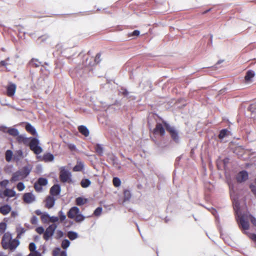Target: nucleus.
<instances>
[{
  "mask_svg": "<svg viewBox=\"0 0 256 256\" xmlns=\"http://www.w3.org/2000/svg\"><path fill=\"white\" fill-rule=\"evenodd\" d=\"M54 159V155L50 153L47 152L43 155L42 160L44 162H52Z\"/></svg>",
  "mask_w": 256,
  "mask_h": 256,
  "instance_id": "nucleus-22",
  "label": "nucleus"
},
{
  "mask_svg": "<svg viewBox=\"0 0 256 256\" xmlns=\"http://www.w3.org/2000/svg\"><path fill=\"white\" fill-rule=\"evenodd\" d=\"M166 130L163 122L162 123L157 122L152 130V132L154 135H158L163 137L166 134Z\"/></svg>",
  "mask_w": 256,
  "mask_h": 256,
  "instance_id": "nucleus-7",
  "label": "nucleus"
},
{
  "mask_svg": "<svg viewBox=\"0 0 256 256\" xmlns=\"http://www.w3.org/2000/svg\"><path fill=\"white\" fill-rule=\"evenodd\" d=\"M30 64L34 67H38L40 66V62L36 59L32 58L30 62Z\"/></svg>",
  "mask_w": 256,
  "mask_h": 256,
  "instance_id": "nucleus-37",
  "label": "nucleus"
},
{
  "mask_svg": "<svg viewBox=\"0 0 256 256\" xmlns=\"http://www.w3.org/2000/svg\"><path fill=\"white\" fill-rule=\"evenodd\" d=\"M60 180L62 182L68 184L72 182L71 173L64 167H62L60 172Z\"/></svg>",
  "mask_w": 256,
  "mask_h": 256,
  "instance_id": "nucleus-6",
  "label": "nucleus"
},
{
  "mask_svg": "<svg viewBox=\"0 0 256 256\" xmlns=\"http://www.w3.org/2000/svg\"><path fill=\"white\" fill-rule=\"evenodd\" d=\"M248 178V174L246 171L242 170L236 176V178L238 182L242 183L246 182Z\"/></svg>",
  "mask_w": 256,
  "mask_h": 256,
  "instance_id": "nucleus-11",
  "label": "nucleus"
},
{
  "mask_svg": "<svg viewBox=\"0 0 256 256\" xmlns=\"http://www.w3.org/2000/svg\"><path fill=\"white\" fill-rule=\"evenodd\" d=\"M63 236H64L63 232L62 230H57V232H56V238H60L62 237Z\"/></svg>",
  "mask_w": 256,
  "mask_h": 256,
  "instance_id": "nucleus-46",
  "label": "nucleus"
},
{
  "mask_svg": "<svg viewBox=\"0 0 256 256\" xmlns=\"http://www.w3.org/2000/svg\"><path fill=\"white\" fill-rule=\"evenodd\" d=\"M28 248L30 252H38L36 250V246L34 242H31Z\"/></svg>",
  "mask_w": 256,
  "mask_h": 256,
  "instance_id": "nucleus-40",
  "label": "nucleus"
},
{
  "mask_svg": "<svg viewBox=\"0 0 256 256\" xmlns=\"http://www.w3.org/2000/svg\"><path fill=\"white\" fill-rule=\"evenodd\" d=\"M59 218L60 222H63L66 219V216L64 214L62 211L59 212Z\"/></svg>",
  "mask_w": 256,
  "mask_h": 256,
  "instance_id": "nucleus-50",
  "label": "nucleus"
},
{
  "mask_svg": "<svg viewBox=\"0 0 256 256\" xmlns=\"http://www.w3.org/2000/svg\"><path fill=\"white\" fill-rule=\"evenodd\" d=\"M74 218L76 222H80L84 220V216L82 214L78 213Z\"/></svg>",
  "mask_w": 256,
  "mask_h": 256,
  "instance_id": "nucleus-39",
  "label": "nucleus"
},
{
  "mask_svg": "<svg viewBox=\"0 0 256 256\" xmlns=\"http://www.w3.org/2000/svg\"><path fill=\"white\" fill-rule=\"evenodd\" d=\"M8 64L5 60H2L0 62V65L2 66H6Z\"/></svg>",
  "mask_w": 256,
  "mask_h": 256,
  "instance_id": "nucleus-56",
  "label": "nucleus"
},
{
  "mask_svg": "<svg viewBox=\"0 0 256 256\" xmlns=\"http://www.w3.org/2000/svg\"><path fill=\"white\" fill-rule=\"evenodd\" d=\"M56 199L52 196L46 197L45 200V207L48 208H52L54 204Z\"/></svg>",
  "mask_w": 256,
  "mask_h": 256,
  "instance_id": "nucleus-13",
  "label": "nucleus"
},
{
  "mask_svg": "<svg viewBox=\"0 0 256 256\" xmlns=\"http://www.w3.org/2000/svg\"><path fill=\"white\" fill-rule=\"evenodd\" d=\"M228 132V130L226 129H223L221 130L218 134V138L220 139H222L224 138L226 136Z\"/></svg>",
  "mask_w": 256,
  "mask_h": 256,
  "instance_id": "nucleus-38",
  "label": "nucleus"
},
{
  "mask_svg": "<svg viewBox=\"0 0 256 256\" xmlns=\"http://www.w3.org/2000/svg\"><path fill=\"white\" fill-rule=\"evenodd\" d=\"M112 183L115 187H118L121 184V181L119 178L114 177L113 178Z\"/></svg>",
  "mask_w": 256,
  "mask_h": 256,
  "instance_id": "nucleus-36",
  "label": "nucleus"
},
{
  "mask_svg": "<svg viewBox=\"0 0 256 256\" xmlns=\"http://www.w3.org/2000/svg\"><path fill=\"white\" fill-rule=\"evenodd\" d=\"M6 229V224L4 222L0 223V235L2 234Z\"/></svg>",
  "mask_w": 256,
  "mask_h": 256,
  "instance_id": "nucleus-43",
  "label": "nucleus"
},
{
  "mask_svg": "<svg viewBox=\"0 0 256 256\" xmlns=\"http://www.w3.org/2000/svg\"><path fill=\"white\" fill-rule=\"evenodd\" d=\"M14 256H22L21 254H16Z\"/></svg>",
  "mask_w": 256,
  "mask_h": 256,
  "instance_id": "nucleus-61",
  "label": "nucleus"
},
{
  "mask_svg": "<svg viewBox=\"0 0 256 256\" xmlns=\"http://www.w3.org/2000/svg\"><path fill=\"white\" fill-rule=\"evenodd\" d=\"M84 163L80 161H77L76 164L73 168V171L80 172L84 169Z\"/></svg>",
  "mask_w": 256,
  "mask_h": 256,
  "instance_id": "nucleus-25",
  "label": "nucleus"
},
{
  "mask_svg": "<svg viewBox=\"0 0 256 256\" xmlns=\"http://www.w3.org/2000/svg\"><path fill=\"white\" fill-rule=\"evenodd\" d=\"M250 188L252 192L254 194L256 197V186H255L253 184H250Z\"/></svg>",
  "mask_w": 256,
  "mask_h": 256,
  "instance_id": "nucleus-49",
  "label": "nucleus"
},
{
  "mask_svg": "<svg viewBox=\"0 0 256 256\" xmlns=\"http://www.w3.org/2000/svg\"><path fill=\"white\" fill-rule=\"evenodd\" d=\"M60 187L59 184H54L50 188V196L54 197V196H57L60 194Z\"/></svg>",
  "mask_w": 256,
  "mask_h": 256,
  "instance_id": "nucleus-14",
  "label": "nucleus"
},
{
  "mask_svg": "<svg viewBox=\"0 0 256 256\" xmlns=\"http://www.w3.org/2000/svg\"><path fill=\"white\" fill-rule=\"evenodd\" d=\"M48 183L46 178H40L34 184V188L37 192H40L42 190V186H46Z\"/></svg>",
  "mask_w": 256,
  "mask_h": 256,
  "instance_id": "nucleus-10",
  "label": "nucleus"
},
{
  "mask_svg": "<svg viewBox=\"0 0 256 256\" xmlns=\"http://www.w3.org/2000/svg\"><path fill=\"white\" fill-rule=\"evenodd\" d=\"M96 153L100 155H102L103 154V148L100 144H96L94 147Z\"/></svg>",
  "mask_w": 256,
  "mask_h": 256,
  "instance_id": "nucleus-33",
  "label": "nucleus"
},
{
  "mask_svg": "<svg viewBox=\"0 0 256 256\" xmlns=\"http://www.w3.org/2000/svg\"><path fill=\"white\" fill-rule=\"evenodd\" d=\"M90 184H91L90 181L88 179H87V178L82 179L80 182V185H81L82 187L84 188H88V186H90Z\"/></svg>",
  "mask_w": 256,
  "mask_h": 256,
  "instance_id": "nucleus-27",
  "label": "nucleus"
},
{
  "mask_svg": "<svg viewBox=\"0 0 256 256\" xmlns=\"http://www.w3.org/2000/svg\"><path fill=\"white\" fill-rule=\"evenodd\" d=\"M16 86L15 84L10 83L6 87V94L8 96L12 98L14 96L16 93Z\"/></svg>",
  "mask_w": 256,
  "mask_h": 256,
  "instance_id": "nucleus-12",
  "label": "nucleus"
},
{
  "mask_svg": "<svg viewBox=\"0 0 256 256\" xmlns=\"http://www.w3.org/2000/svg\"><path fill=\"white\" fill-rule=\"evenodd\" d=\"M68 238L72 240L76 239L78 237L77 233L76 232L70 231L68 232Z\"/></svg>",
  "mask_w": 256,
  "mask_h": 256,
  "instance_id": "nucleus-31",
  "label": "nucleus"
},
{
  "mask_svg": "<svg viewBox=\"0 0 256 256\" xmlns=\"http://www.w3.org/2000/svg\"><path fill=\"white\" fill-rule=\"evenodd\" d=\"M60 250V249L59 248H57L56 250H54L53 252V255L54 256H57L58 255V254Z\"/></svg>",
  "mask_w": 256,
  "mask_h": 256,
  "instance_id": "nucleus-54",
  "label": "nucleus"
},
{
  "mask_svg": "<svg viewBox=\"0 0 256 256\" xmlns=\"http://www.w3.org/2000/svg\"><path fill=\"white\" fill-rule=\"evenodd\" d=\"M102 212V208L101 207H98L94 211V214L96 216H99L101 214Z\"/></svg>",
  "mask_w": 256,
  "mask_h": 256,
  "instance_id": "nucleus-44",
  "label": "nucleus"
},
{
  "mask_svg": "<svg viewBox=\"0 0 256 256\" xmlns=\"http://www.w3.org/2000/svg\"><path fill=\"white\" fill-rule=\"evenodd\" d=\"M16 140L19 144L22 143L25 145H28L29 140H30V138H26L23 135L18 134L16 138Z\"/></svg>",
  "mask_w": 256,
  "mask_h": 256,
  "instance_id": "nucleus-18",
  "label": "nucleus"
},
{
  "mask_svg": "<svg viewBox=\"0 0 256 256\" xmlns=\"http://www.w3.org/2000/svg\"><path fill=\"white\" fill-rule=\"evenodd\" d=\"M86 202V200L83 198L82 197H78L76 200V204L78 206H82Z\"/></svg>",
  "mask_w": 256,
  "mask_h": 256,
  "instance_id": "nucleus-35",
  "label": "nucleus"
},
{
  "mask_svg": "<svg viewBox=\"0 0 256 256\" xmlns=\"http://www.w3.org/2000/svg\"><path fill=\"white\" fill-rule=\"evenodd\" d=\"M8 132L9 134L16 136L18 134V131L17 129L12 128L8 130Z\"/></svg>",
  "mask_w": 256,
  "mask_h": 256,
  "instance_id": "nucleus-34",
  "label": "nucleus"
},
{
  "mask_svg": "<svg viewBox=\"0 0 256 256\" xmlns=\"http://www.w3.org/2000/svg\"><path fill=\"white\" fill-rule=\"evenodd\" d=\"M57 228V225L56 224H52L50 225L44 231L43 235V238L46 240H48L50 237H52Z\"/></svg>",
  "mask_w": 256,
  "mask_h": 256,
  "instance_id": "nucleus-9",
  "label": "nucleus"
},
{
  "mask_svg": "<svg viewBox=\"0 0 256 256\" xmlns=\"http://www.w3.org/2000/svg\"><path fill=\"white\" fill-rule=\"evenodd\" d=\"M16 195V192L12 189L6 188L4 191L2 192V196L0 198H4L5 197L12 198L15 196Z\"/></svg>",
  "mask_w": 256,
  "mask_h": 256,
  "instance_id": "nucleus-17",
  "label": "nucleus"
},
{
  "mask_svg": "<svg viewBox=\"0 0 256 256\" xmlns=\"http://www.w3.org/2000/svg\"><path fill=\"white\" fill-rule=\"evenodd\" d=\"M132 197L130 192L128 190H124V201H128Z\"/></svg>",
  "mask_w": 256,
  "mask_h": 256,
  "instance_id": "nucleus-26",
  "label": "nucleus"
},
{
  "mask_svg": "<svg viewBox=\"0 0 256 256\" xmlns=\"http://www.w3.org/2000/svg\"><path fill=\"white\" fill-rule=\"evenodd\" d=\"M60 256H67L65 251H62L60 254Z\"/></svg>",
  "mask_w": 256,
  "mask_h": 256,
  "instance_id": "nucleus-59",
  "label": "nucleus"
},
{
  "mask_svg": "<svg viewBox=\"0 0 256 256\" xmlns=\"http://www.w3.org/2000/svg\"><path fill=\"white\" fill-rule=\"evenodd\" d=\"M11 210L10 206L8 204H4L0 206V213L4 216L8 214Z\"/></svg>",
  "mask_w": 256,
  "mask_h": 256,
  "instance_id": "nucleus-19",
  "label": "nucleus"
},
{
  "mask_svg": "<svg viewBox=\"0 0 256 256\" xmlns=\"http://www.w3.org/2000/svg\"><path fill=\"white\" fill-rule=\"evenodd\" d=\"M79 132L84 136H88L89 135V130L87 128L84 126H80L78 127Z\"/></svg>",
  "mask_w": 256,
  "mask_h": 256,
  "instance_id": "nucleus-23",
  "label": "nucleus"
},
{
  "mask_svg": "<svg viewBox=\"0 0 256 256\" xmlns=\"http://www.w3.org/2000/svg\"><path fill=\"white\" fill-rule=\"evenodd\" d=\"M255 76L254 72L253 70H249L246 72L244 76V80L246 82H248L252 81V78Z\"/></svg>",
  "mask_w": 256,
  "mask_h": 256,
  "instance_id": "nucleus-20",
  "label": "nucleus"
},
{
  "mask_svg": "<svg viewBox=\"0 0 256 256\" xmlns=\"http://www.w3.org/2000/svg\"><path fill=\"white\" fill-rule=\"evenodd\" d=\"M102 54L100 52L98 53L94 58H93V62H94V66L98 64L102 60Z\"/></svg>",
  "mask_w": 256,
  "mask_h": 256,
  "instance_id": "nucleus-29",
  "label": "nucleus"
},
{
  "mask_svg": "<svg viewBox=\"0 0 256 256\" xmlns=\"http://www.w3.org/2000/svg\"><path fill=\"white\" fill-rule=\"evenodd\" d=\"M12 156V152L11 150H7L6 152V160L8 162L11 161Z\"/></svg>",
  "mask_w": 256,
  "mask_h": 256,
  "instance_id": "nucleus-32",
  "label": "nucleus"
},
{
  "mask_svg": "<svg viewBox=\"0 0 256 256\" xmlns=\"http://www.w3.org/2000/svg\"><path fill=\"white\" fill-rule=\"evenodd\" d=\"M18 236H19L20 235L26 232V229L23 228H20L18 229Z\"/></svg>",
  "mask_w": 256,
  "mask_h": 256,
  "instance_id": "nucleus-48",
  "label": "nucleus"
},
{
  "mask_svg": "<svg viewBox=\"0 0 256 256\" xmlns=\"http://www.w3.org/2000/svg\"><path fill=\"white\" fill-rule=\"evenodd\" d=\"M35 214L38 216H42L44 214L39 210H37L35 211Z\"/></svg>",
  "mask_w": 256,
  "mask_h": 256,
  "instance_id": "nucleus-55",
  "label": "nucleus"
},
{
  "mask_svg": "<svg viewBox=\"0 0 256 256\" xmlns=\"http://www.w3.org/2000/svg\"><path fill=\"white\" fill-rule=\"evenodd\" d=\"M80 213V210L76 206L72 207L68 212L67 216L70 218H74Z\"/></svg>",
  "mask_w": 256,
  "mask_h": 256,
  "instance_id": "nucleus-15",
  "label": "nucleus"
},
{
  "mask_svg": "<svg viewBox=\"0 0 256 256\" xmlns=\"http://www.w3.org/2000/svg\"><path fill=\"white\" fill-rule=\"evenodd\" d=\"M140 34V32L138 30H134L132 34V36H138Z\"/></svg>",
  "mask_w": 256,
  "mask_h": 256,
  "instance_id": "nucleus-53",
  "label": "nucleus"
},
{
  "mask_svg": "<svg viewBox=\"0 0 256 256\" xmlns=\"http://www.w3.org/2000/svg\"><path fill=\"white\" fill-rule=\"evenodd\" d=\"M28 256H42V254L38 252H30Z\"/></svg>",
  "mask_w": 256,
  "mask_h": 256,
  "instance_id": "nucleus-52",
  "label": "nucleus"
},
{
  "mask_svg": "<svg viewBox=\"0 0 256 256\" xmlns=\"http://www.w3.org/2000/svg\"><path fill=\"white\" fill-rule=\"evenodd\" d=\"M9 183V180H3L0 182V197L2 196V192Z\"/></svg>",
  "mask_w": 256,
  "mask_h": 256,
  "instance_id": "nucleus-21",
  "label": "nucleus"
},
{
  "mask_svg": "<svg viewBox=\"0 0 256 256\" xmlns=\"http://www.w3.org/2000/svg\"><path fill=\"white\" fill-rule=\"evenodd\" d=\"M30 222L32 224H36L38 223V218L36 216H32L30 219Z\"/></svg>",
  "mask_w": 256,
  "mask_h": 256,
  "instance_id": "nucleus-47",
  "label": "nucleus"
},
{
  "mask_svg": "<svg viewBox=\"0 0 256 256\" xmlns=\"http://www.w3.org/2000/svg\"><path fill=\"white\" fill-rule=\"evenodd\" d=\"M41 220L44 224L50 222V216L46 213L40 216Z\"/></svg>",
  "mask_w": 256,
  "mask_h": 256,
  "instance_id": "nucleus-28",
  "label": "nucleus"
},
{
  "mask_svg": "<svg viewBox=\"0 0 256 256\" xmlns=\"http://www.w3.org/2000/svg\"><path fill=\"white\" fill-rule=\"evenodd\" d=\"M250 220L252 224L256 226V218L250 214H242L239 218L240 226L244 230H248L250 228Z\"/></svg>",
  "mask_w": 256,
  "mask_h": 256,
  "instance_id": "nucleus-2",
  "label": "nucleus"
},
{
  "mask_svg": "<svg viewBox=\"0 0 256 256\" xmlns=\"http://www.w3.org/2000/svg\"><path fill=\"white\" fill-rule=\"evenodd\" d=\"M210 10H211V8H210V9H208V10H205V11L203 12H202V14H206L207 12H210Z\"/></svg>",
  "mask_w": 256,
  "mask_h": 256,
  "instance_id": "nucleus-60",
  "label": "nucleus"
},
{
  "mask_svg": "<svg viewBox=\"0 0 256 256\" xmlns=\"http://www.w3.org/2000/svg\"><path fill=\"white\" fill-rule=\"evenodd\" d=\"M32 168L28 166L23 167L21 170L12 174L10 181L11 182H14L24 180L28 176Z\"/></svg>",
  "mask_w": 256,
  "mask_h": 256,
  "instance_id": "nucleus-3",
  "label": "nucleus"
},
{
  "mask_svg": "<svg viewBox=\"0 0 256 256\" xmlns=\"http://www.w3.org/2000/svg\"><path fill=\"white\" fill-rule=\"evenodd\" d=\"M70 244V242L68 240H64L62 241V247L64 249H66V248H68Z\"/></svg>",
  "mask_w": 256,
  "mask_h": 256,
  "instance_id": "nucleus-41",
  "label": "nucleus"
},
{
  "mask_svg": "<svg viewBox=\"0 0 256 256\" xmlns=\"http://www.w3.org/2000/svg\"><path fill=\"white\" fill-rule=\"evenodd\" d=\"M39 140L36 138H30L28 144L30 148L36 154H39L42 152V148L39 146Z\"/></svg>",
  "mask_w": 256,
  "mask_h": 256,
  "instance_id": "nucleus-4",
  "label": "nucleus"
},
{
  "mask_svg": "<svg viewBox=\"0 0 256 256\" xmlns=\"http://www.w3.org/2000/svg\"><path fill=\"white\" fill-rule=\"evenodd\" d=\"M25 188V186L22 182H19L16 185V188L18 191L23 190Z\"/></svg>",
  "mask_w": 256,
  "mask_h": 256,
  "instance_id": "nucleus-42",
  "label": "nucleus"
},
{
  "mask_svg": "<svg viewBox=\"0 0 256 256\" xmlns=\"http://www.w3.org/2000/svg\"><path fill=\"white\" fill-rule=\"evenodd\" d=\"M23 152L22 150H18L14 154V159L16 160H19L21 158H22Z\"/></svg>",
  "mask_w": 256,
  "mask_h": 256,
  "instance_id": "nucleus-30",
  "label": "nucleus"
},
{
  "mask_svg": "<svg viewBox=\"0 0 256 256\" xmlns=\"http://www.w3.org/2000/svg\"><path fill=\"white\" fill-rule=\"evenodd\" d=\"M1 244L4 249L14 252L20 244V241L16 238L12 239V234L7 232L3 235Z\"/></svg>",
  "mask_w": 256,
  "mask_h": 256,
  "instance_id": "nucleus-1",
  "label": "nucleus"
},
{
  "mask_svg": "<svg viewBox=\"0 0 256 256\" xmlns=\"http://www.w3.org/2000/svg\"><path fill=\"white\" fill-rule=\"evenodd\" d=\"M251 238L252 240L256 242V234H252L251 236Z\"/></svg>",
  "mask_w": 256,
  "mask_h": 256,
  "instance_id": "nucleus-57",
  "label": "nucleus"
},
{
  "mask_svg": "<svg viewBox=\"0 0 256 256\" xmlns=\"http://www.w3.org/2000/svg\"><path fill=\"white\" fill-rule=\"evenodd\" d=\"M25 128L28 132L30 133L32 135L34 136L36 134V132L35 128L30 124H26L25 126Z\"/></svg>",
  "mask_w": 256,
  "mask_h": 256,
  "instance_id": "nucleus-24",
  "label": "nucleus"
},
{
  "mask_svg": "<svg viewBox=\"0 0 256 256\" xmlns=\"http://www.w3.org/2000/svg\"><path fill=\"white\" fill-rule=\"evenodd\" d=\"M93 62V57L90 56H84L82 68H86L89 71L92 70V67L94 66L95 63Z\"/></svg>",
  "mask_w": 256,
  "mask_h": 256,
  "instance_id": "nucleus-8",
  "label": "nucleus"
},
{
  "mask_svg": "<svg viewBox=\"0 0 256 256\" xmlns=\"http://www.w3.org/2000/svg\"><path fill=\"white\" fill-rule=\"evenodd\" d=\"M23 200L25 202L30 204L34 201L35 197L32 193L27 192L24 194Z\"/></svg>",
  "mask_w": 256,
  "mask_h": 256,
  "instance_id": "nucleus-16",
  "label": "nucleus"
},
{
  "mask_svg": "<svg viewBox=\"0 0 256 256\" xmlns=\"http://www.w3.org/2000/svg\"><path fill=\"white\" fill-rule=\"evenodd\" d=\"M58 218L57 216H50V222H55L58 220Z\"/></svg>",
  "mask_w": 256,
  "mask_h": 256,
  "instance_id": "nucleus-51",
  "label": "nucleus"
},
{
  "mask_svg": "<svg viewBox=\"0 0 256 256\" xmlns=\"http://www.w3.org/2000/svg\"><path fill=\"white\" fill-rule=\"evenodd\" d=\"M228 158H224V160H223V162L224 164H226L228 162Z\"/></svg>",
  "mask_w": 256,
  "mask_h": 256,
  "instance_id": "nucleus-58",
  "label": "nucleus"
},
{
  "mask_svg": "<svg viewBox=\"0 0 256 256\" xmlns=\"http://www.w3.org/2000/svg\"><path fill=\"white\" fill-rule=\"evenodd\" d=\"M163 124L166 131L170 134L171 138L174 142L178 143L179 141V136L177 130L174 126H170L166 121L164 120Z\"/></svg>",
  "mask_w": 256,
  "mask_h": 256,
  "instance_id": "nucleus-5",
  "label": "nucleus"
},
{
  "mask_svg": "<svg viewBox=\"0 0 256 256\" xmlns=\"http://www.w3.org/2000/svg\"><path fill=\"white\" fill-rule=\"evenodd\" d=\"M36 232L40 234H44V229L42 226H38L36 228Z\"/></svg>",
  "mask_w": 256,
  "mask_h": 256,
  "instance_id": "nucleus-45",
  "label": "nucleus"
}]
</instances>
